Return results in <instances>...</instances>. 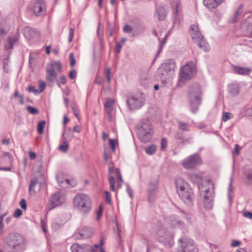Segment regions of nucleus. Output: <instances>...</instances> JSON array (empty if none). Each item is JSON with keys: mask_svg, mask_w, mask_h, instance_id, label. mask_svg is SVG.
<instances>
[{"mask_svg": "<svg viewBox=\"0 0 252 252\" xmlns=\"http://www.w3.org/2000/svg\"><path fill=\"white\" fill-rule=\"evenodd\" d=\"M176 184L177 192L180 198L187 205L191 206L194 195L189 185L182 179H178Z\"/></svg>", "mask_w": 252, "mask_h": 252, "instance_id": "f257e3e1", "label": "nucleus"}, {"mask_svg": "<svg viewBox=\"0 0 252 252\" xmlns=\"http://www.w3.org/2000/svg\"><path fill=\"white\" fill-rule=\"evenodd\" d=\"M73 204L79 212L83 215L88 214L92 206L91 199L84 193L77 194L73 199Z\"/></svg>", "mask_w": 252, "mask_h": 252, "instance_id": "f03ea898", "label": "nucleus"}, {"mask_svg": "<svg viewBox=\"0 0 252 252\" xmlns=\"http://www.w3.org/2000/svg\"><path fill=\"white\" fill-rule=\"evenodd\" d=\"M138 136L143 143L149 142L152 138L154 133L153 127L148 120H143L137 129Z\"/></svg>", "mask_w": 252, "mask_h": 252, "instance_id": "7ed1b4c3", "label": "nucleus"}, {"mask_svg": "<svg viewBox=\"0 0 252 252\" xmlns=\"http://www.w3.org/2000/svg\"><path fill=\"white\" fill-rule=\"evenodd\" d=\"M209 187L199 186L198 189L200 195L203 196L205 207L211 209L213 205V199L214 197V187L213 184L208 182L207 183Z\"/></svg>", "mask_w": 252, "mask_h": 252, "instance_id": "20e7f679", "label": "nucleus"}, {"mask_svg": "<svg viewBox=\"0 0 252 252\" xmlns=\"http://www.w3.org/2000/svg\"><path fill=\"white\" fill-rule=\"evenodd\" d=\"M175 68V63L173 60H169L158 67L157 75L162 81H165L173 74Z\"/></svg>", "mask_w": 252, "mask_h": 252, "instance_id": "39448f33", "label": "nucleus"}, {"mask_svg": "<svg viewBox=\"0 0 252 252\" xmlns=\"http://www.w3.org/2000/svg\"><path fill=\"white\" fill-rule=\"evenodd\" d=\"M190 34L193 42L196 43L201 49L205 52L209 50L208 44L201 34L197 25L193 24L190 26Z\"/></svg>", "mask_w": 252, "mask_h": 252, "instance_id": "423d86ee", "label": "nucleus"}, {"mask_svg": "<svg viewBox=\"0 0 252 252\" xmlns=\"http://www.w3.org/2000/svg\"><path fill=\"white\" fill-rule=\"evenodd\" d=\"M189 93L191 111L195 113L200 103V86L198 84H193L189 89Z\"/></svg>", "mask_w": 252, "mask_h": 252, "instance_id": "0eeeda50", "label": "nucleus"}, {"mask_svg": "<svg viewBox=\"0 0 252 252\" xmlns=\"http://www.w3.org/2000/svg\"><path fill=\"white\" fill-rule=\"evenodd\" d=\"M62 64L59 61L49 63L46 66V79L50 83H54L57 79L58 72H61Z\"/></svg>", "mask_w": 252, "mask_h": 252, "instance_id": "6e6552de", "label": "nucleus"}, {"mask_svg": "<svg viewBox=\"0 0 252 252\" xmlns=\"http://www.w3.org/2000/svg\"><path fill=\"white\" fill-rule=\"evenodd\" d=\"M156 237L160 243H168L173 239L174 233L172 229L168 228L165 225H158L156 229Z\"/></svg>", "mask_w": 252, "mask_h": 252, "instance_id": "1a4fd4ad", "label": "nucleus"}, {"mask_svg": "<svg viewBox=\"0 0 252 252\" xmlns=\"http://www.w3.org/2000/svg\"><path fill=\"white\" fill-rule=\"evenodd\" d=\"M146 101L145 95L142 93L129 95L126 97V104L130 110H135L143 106Z\"/></svg>", "mask_w": 252, "mask_h": 252, "instance_id": "9d476101", "label": "nucleus"}, {"mask_svg": "<svg viewBox=\"0 0 252 252\" xmlns=\"http://www.w3.org/2000/svg\"><path fill=\"white\" fill-rule=\"evenodd\" d=\"M7 244L13 252H22L25 250V241L23 236L19 234L11 235Z\"/></svg>", "mask_w": 252, "mask_h": 252, "instance_id": "9b49d317", "label": "nucleus"}, {"mask_svg": "<svg viewBox=\"0 0 252 252\" xmlns=\"http://www.w3.org/2000/svg\"><path fill=\"white\" fill-rule=\"evenodd\" d=\"M176 252H197L193 242L187 237H183L178 241V247Z\"/></svg>", "mask_w": 252, "mask_h": 252, "instance_id": "f8f14e48", "label": "nucleus"}, {"mask_svg": "<svg viewBox=\"0 0 252 252\" xmlns=\"http://www.w3.org/2000/svg\"><path fill=\"white\" fill-rule=\"evenodd\" d=\"M196 72L194 63L192 62L187 63L183 66L180 70V80L185 82L190 79L195 74Z\"/></svg>", "mask_w": 252, "mask_h": 252, "instance_id": "ddd939ff", "label": "nucleus"}, {"mask_svg": "<svg viewBox=\"0 0 252 252\" xmlns=\"http://www.w3.org/2000/svg\"><path fill=\"white\" fill-rule=\"evenodd\" d=\"M13 158L8 153H4L0 155V170L10 171L13 166Z\"/></svg>", "mask_w": 252, "mask_h": 252, "instance_id": "4468645a", "label": "nucleus"}, {"mask_svg": "<svg viewBox=\"0 0 252 252\" xmlns=\"http://www.w3.org/2000/svg\"><path fill=\"white\" fill-rule=\"evenodd\" d=\"M200 164L201 159L197 154L189 156L182 161V165L187 169L194 168Z\"/></svg>", "mask_w": 252, "mask_h": 252, "instance_id": "2eb2a0df", "label": "nucleus"}, {"mask_svg": "<svg viewBox=\"0 0 252 252\" xmlns=\"http://www.w3.org/2000/svg\"><path fill=\"white\" fill-rule=\"evenodd\" d=\"M94 235L92 228L83 226L79 228L73 234L72 237L76 240L84 239L91 238Z\"/></svg>", "mask_w": 252, "mask_h": 252, "instance_id": "dca6fc26", "label": "nucleus"}, {"mask_svg": "<svg viewBox=\"0 0 252 252\" xmlns=\"http://www.w3.org/2000/svg\"><path fill=\"white\" fill-rule=\"evenodd\" d=\"M65 201L64 195L62 192H57L53 194L50 200L49 211L63 204Z\"/></svg>", "mask_w": 252, "mask_h": 252, "instance_id": "f3484780", "label": "nucleus"}, {"mask_svg": "<svg viewBox=\"0 0 252 252\" xmlns=\"http://www.w3.org/2000/svg\"><path fill=\"white\" fill-rule=\"evenodd\" d=\"M46 9L45 1L43 0H37L32 7V11L36 16L42 15Z\"/></svg>", "mask_w": 252, "mask_h": 252, "instance_id": "a211bd4d", "label": "nucleus"}, {"mask_svg": "<svg viewBox=\"0 0 252 252\" xmlns=\"http://www.w3.org/2000/svg\"><path fill=\"white\" fill-rule=\"evenodd\" d=\"M158 191V182L155 181L154 183H150V187L148 190V200L152 202L154 200Z\"/></svg>", "mask_w": 252, "mask_h": 252, "instance_id": "6ab92c4d", "label": "nucleus"}, {"mask_svg": "<svg viewBox=\"0 0 252 252\" xmlns=\"http://www.w3.org/2000/svg\"><path fill=\"white\" fill-rule=\"evenodd\" d=\"M224 0H203V4L209 9L216 8Z\"/></svg>", "mask_w": 252, "mask_h": 252, "instance_id": "aec40b11", "label": "nucleus"}, {"mask_svg": "<svg viewBox=\"0 0 252 252\" xmlns=\"http://www.w3.org/2000/svg\"><path fill=\"white\" fill-rule=\"evenodd\" d=\"M23 33L25 37L29 39H31L38 35V33L36 30L29 27H26L23 30Z\"/></svg>", "mask_w": 252, "mask_h": 252, "instance_id": "412c9836", "label": "nucleus"}, {"mask_svg": "<svg viewBox=\"0 0 252 252\" xmlns=\"http://www.w3.org/2000/svg\"><path fill=\"white\" fill-rule=\"evenodd\" d=\"M233 70L236 73L243 75H249L252 71L250 68L238 66H233Z\"/></svg>", "mask_w": 252, "mask_h": 252, "instance_id": "4be33fe9", "label": "nucleus"}, {"mask_svg": "<svg viewBox=\"0 0 252 252\" xmlns=\"http://www.w3.org/2000/svg\"><path fill=\"white\" fill-rule=\"evenodd\" d=\"M168 224L172 228L180 227L183 225V222L174 215H172L168 218Z\"/></svg>", "mask_w": 252, "mask_h": 252, "instance_id": "5701e85b", "label": "nucleus"}, {"mask_svg": "<svg viewBox=\"0 0 252 252\" xmlns=\"http://www.w3.org/2000/svg\"><path fill=\"white\" fill-rule=\"evenodd\" d=\"M167 14L166 9L162 6H159L157 8L156 10V16L159 20H165Z\"/></svg>", "mask_w": 252, "mask_h": 252, "instance_id": "b1692460", "label": "nucleus"}, {"mask_svg": "<svg viewBox=\"0 0 252 252\" xmlns=\"http://www.w3.org/2000/svg\"><path fill=\"white\" fill-rule=\"evenodd\" d=\"M114 103V100L110 98L106 99L104 103V108L106 112L110 115L113 109V105Z\"/></svg>", "mask_w": 252, "mask_h": 252, "instance_id": "393cba45", "label": "nucleus"}, {"mask_svg": "<svg viewBox=\"0 0 252 252\" xmlns=\"http://www.w3.org/2000/svg\"><path fill=\"white\" fill-rule=\"evenodd\" d=\"M189 178L193 183H196L198 185V187L199 186H203L202 184H200L202 181V177L201 175L195 173H192L189 175ZM206 185V187L209 186L207 183Z\"/></svg>", "mask_w": 252, "mask_h": 252, "instance_id": "a878e982", "label": "nucleus"}, {"mask_svg": "<svg viewBox=\"0 0 252 252\" xmlns=\"http://www.w3.org/2000/svg\"><path fill=\"white\" fill-rule=\"evenodd\" d=\"M228 89L229 92L233 96H235L239 93L240 89L238 84H231L228 86Z\"/></svg>", "mask_w": 252, "mask_h": 252, "instance_id": "bb28decb", "label": "nucleus"}, {"mask_svg": "<svg viewBox=\"0 0 252 252\" xmlns=\"http://www.w3.org/2000/svg\"><path fill=\"white\" fill-rule=\"evenodd\" d=\"M18 37L16 36L8 37L7 42L5 43V47L7 49L13 48V45L17 41Z\"/></svg>", "mask_w": 252, "mask_h": 252, "instance_id": "cd10ccee", "label": "nucleus"}, {"mask_svg": "<svg viewBox=\"0 0 252 252\" xmlns=\"http://www.w3.org/2000/svg\"><path fill=\"white\" fill-rule=\"evenodd\" d=\"M63 141L62 144L59 146V150L62 152L66 153L68 151L69 144L64 138V134H63Z\"/></svg>", "mask_w": 252, "mask_h": 252, "instance_id": "c85d7f7f", "label": "nucleus"}, {"mask_svg": "<svg viewBox=\"0 0 252 252\" xmlns=\"http://www.w3.org/2000/svg\"><path fill=\"white\" fill-rule=\"evenodd\" d=\"M105 239L106 237L104 236V235H102L101 238L99 239V244H95L92 248V252H96L98 249H100V248L102 247V246L104 244V241L105 240Z\"/></svg>", "mask_w": 252, "mask_h": 252, "instance_id": "c756f323", "label": "nucleus"}, {"mask_svg": "<svg viewBox=\"0 0 252 252\" xmlns=\"http://www.w3.org/2000/svg\"><path fill=\"white\" fill-rule=\"evenodd\" d=\"M72 252H86L85 250L80 245L74 244L71 247Z\"/></svg>", "mask_w": 252, "mask_h": 252, "instance_id": "7c9ffc66", "label": "nucleus"}, {"mask_svg": "<svg viewBox=\"0 0 252 252\" xmlns=\"http://www.w3.org/2000/svg\"><path fill=\"white\" fill-rule=\"evenodd\" d=\"M157 150V146L152 144L145 149V152L147 154L152 155L156 152Z\"/></svg>", "mask_w": 252, "mask_h": 252, "instance_id": "2f4dec72", "label": "nucleus"}, {"mask_svg": "<svg viewBox=\"0 0 252 252\" xmlns=\"http://www.w3.org/2000/svg\"><path fill=\"white\" fill-rule=\"evenodd\" d=\"M178 124L180 129L186 131H189V126L187 123L183 122L182 121H178Z\"/></svg>", "mask_w": 252, "mask_h": 252, "instance_id": "473e14b6", "label": "nucleus"}, {"mask_svg": "<svg viewBox=\"0 0 252 252\" xmlns=\"http://www.w3.org/2000/svg\"><path fill=\"white\" fill-rule=\"evenodd\" d=\"M27 110L29 113L32 115H37L39 114L38 109L31 106H27Z\"/></svg>", "mask_w": 252, "mask_h": 252, "instance_id": "72a5a7b5", "label": "nucleus"}, {"mask_svg": "<svg viewBox=\"0 0 252 252\" xmlns=\"http://www.w3.org/2000/svg\"><path fill=\"white\" fill-rule=\"evenodd\" d=\"M45 125V122L44 121H41L38 123L37 126V130L39 134H41L43 133Z\"/></svg>", "mask_w": 252, "mask_h": 252, "instance_id": "f704fd0d", "label": "nucleus"}, {"mask_svg": "<svg viewBox=\"0 0 252 252\" xmlns=\"http://www.w3.org/2000/svg\"><path fill=\"white\" fill-rule=\"evenodd\" d=\"M168 36V34H166L164 38L162 39V41L160 43L159 46H158V50L157 54V57H158L159 54H160V52L162 50L163 45L165 43L166 41V38Z\"/></svg>", "mask_w": 252, "mask_h": 252, "instance_id": "c9c22d12", "label": "nucleus"}, {"mask_svg": "<svg viewBox=\"0 0 252 252\" xmlns=\"http://www.w3.org/2000/svg\"><path fill=\"white\" fill-rule=\"evenodd\" d=\"M109 183L110 185V189L112 191L115 190V180L113 176H109Z\"/></svg>", "mask_w": 252, "mask_h": 252, "instance_id": "e433bc0d", "label": "nucleus"}, {"mask_svg": "<svg viewBox=\"0 0 252 252\" xmlns=\"http://www.w3.org/2000/svg\"><path fill=\"white\" fill-rule=\"evenodd\" d=\"M103 158L105 161H108L111 158V153L109 149L104 150Z\"/></svg>", "mask_w": 252, "mask_h": 252, "instance_id": "4c0bfd02", "label": "nucleus"}, {"mask_svg": "<svg viewBox=\"0 0 252 252\" xmlns=\"http://www.w3.org/2000/svg\"><path fill=\"white\" fill-rule=\"evenodd\" d=\"M69 58L70 60V66L71 67H73L75 65L76 61L74 57V54L73 53H70L69 54Z\"/></svg>", "mask_w": 252, "mask_h": 252, "instance_id": "58836bf2", "label": "nucleus"}, {"mask_svg": "<svg viewBox=\"0 0 252 252\" xmlns=\"http://www.w3.org/2000/svg\"><path fill=\"white\" fill-rule=\"evenodd\" d=\"M37 183V179H34L31 181L30 187H29V191L31 192L32 191H34V188L36 185V184Z\"/></svg>", "mask_w": 252, "mask_h": 252, "instance_id": "ea45409f", "label": "nucleus"}, {"mask_svg": "<svg viewBox=\"0 0 252 252\" xmlns=\"http://www.w3.org/2000/svg\"><path fill=\"white\" fill-rule=\"evenodd\" d=\"M242 6L240 5L239 6L237 10L235 12V18L233 21V22H235L236 21V18L242 14Z\"/></svg>", "mask_w": 252, "mask_h": 252, "instance_id": "a19ab883", "label": "nucleus"}, {"mask_svg": "<svg viewBox=\"0 0 252 252\" xmlns=\"http://www.w3.org/2000/svg\"><path fill=\"white\" fill-rule=\"evenodd\" d=\"M231 116H232V115L230 113L225 112L223 114L222 120L224 122H226L231 118Z\"/></svg>", "mask_w": 252, "mask_h": 252, "instance_id": "79ce46f5", "label": "nucleus"}, {"mask_svg": "<svg viewBox=\"0 0 252 252\" xmlns=\"http://www.w3.org/2000/svg\"><path fill=\"white\" fill-rule=\"evenodd\" d=\"M4 215L0 216V236L2 234L3 229L4 228V224L3 223V220L4 218Z\"/></svg>", "mask_w": 252, "mask_h": 252, "instance_id": "37998d69", "label": "nucleus"}, {"mask_svg": "<svg viewBox=\"0 0 252 252\" xmlns=\"http://www.w3.org/2000/svg\"><path fill=\"white\" fill-rule=\"evenodd\" d=\"M246 35L252 38V24L248 26L246 30Z\"/></svg>", "mask_w": 252, "mask_h": 252, "instance_id": "c03bdc74", "label": "nucleus"}, {"mask_svg": "<svg viewBox=\"0 0 252 252\" xmlns=\"http://www.w3.org/2000/svg\"><path fill=\"white\" fill-rule=\"evenodd\" d=\"M167 141L165 138H162L161 140V150H164L167 146Z\"/></svg>", "mask_w": 252, "mask_h": 252, "instance_id": "a18cd8bd", "label": "nucleus"}, {"mask_svg": "<svg viewBox=\"0 0 252 252\" xmlns=\"http://www.w3.org/2000/svg\"><path fill=\"white\" fill-rule=\"evenodd\" d=\"M123 31L126 33H129L132 32V28L128 25H126L123 28Z\"/></svg>", "mask_w": 252, "mask_h": 252, "instance_id": "49530a36", "label": "nucleus"}, {"mask_svg": "<svg viewBox=\"0 0 252 252\" xmlns=\"http://www.w3.org/2000/svg\"><path fill=\"white\" fill-rule=\"evenodd\" d=\"M39 84L40 90L38 92L41 93L42 92L45 90L46 87V84L43 81H40Z\"/></svg>", "mask_w": 252, "mask_h": 252, "instance_id": "de8ad7c7", "label": "nucleus"}, {"mask_svg": "<svg viewBox=\"0 0 252 252\" xmlns=\"http://www.w3.org/2000/svg\"><path fill=\"white\" fill-rule=\"evenodd\" d=\"M109 143H110L111 149H112L113 151L114 152L115 151V149H116V141L115 139H110Z\"/></svg>", "mask_w": 252, "mask_h": 252, "instance_id": "09e8293b", "label": "nucleus"}, {"mask_svg": "<svg viewBox=\"0 0 252 252\" xmlns=\"http://www.w3.org/2000/svg\"><path fill=\"white\" fill-rule=\"evenodd\" d=\"M76 76L77 72L74 69L71 70L68 75L69 77L71 79H75L76 77Z\"/></svg>", "mask_w": 252, "mask_h": 252, "instance_id": "8fccbe9b", "label": "nucleus"}, {"mask_svg": "<svg viewBox=\"0 0 252 252\" xmlns=\"http://www.w3.org/2000/svg\"><path fill=\"white\" fill-rule=\"evenodd\" d=\"M110 74H111V69L110 68H108L107 69V70L106 71V76L107 82L108 83H110V82H111Z\"/></svg>", "mask_w": 252, "mask_h": 252, "instance_id": "3c124183", "label": "nucleus"}, {"mask_svg": "<svg viewBox=\"0 0 252 252\" xmlns=\"http://www.w3.org/2000/svg\"><path fill=\"white\" fill-rule=\"evenodd\" d=\"M20 206L24 210H26L27 209V203L26 200L24 199H22L20 201Z\"/></svg>", "mask_w": 252, "mask_h": 252, "instance_id": "603ef678", "label": "nucleus"}, {"mask_svg": "<svg viewBox=\"0 0 252 252\" xmlns=\"http://www.w3.org/2000/svg\"><path fill=\"white\" fill-rule=\"evenodd\" d=\"M73 35H74V30L73 28H70L69 29V37H68L69 42H71L72 41Z\"/></svg>", "mask_w": 252, "mask_h": 252, "instance_id": "864d4df0", "label": "nucleus"}, {"mask_svg": "<svg viewBox=\"0 0 252 252\" xmlns=\"http://www.w3.org/2000/svg\"><path fill=\"white\" fill-rule=\"evenodd\" d=\"M22 212L20 209H17L15 210V212L13 214L14 218H17L22 215Z\"/></svg>", "mask_w": 252, "mask_h": 252, "instance_id": "5fc2aeb1", "label": "nucleus"}, {"mask_svg": "<svg viewBox=\"0 0 252 252\" xmlns=\"http://www.w3.org/2000/svg\"><path fill=\"white\" fill-rule=\"evenodd\" d=\"M28 90L29 92H32L35 94L38 93V91L36 89L34 86H30L28 88Z\"/></svg>", "mask_w": 252, "mask_h": 252, "instance_id": "6e6d98bb", "label": "nucleus"}, {"mask_svg": "<svg viewBox=\"0 0 252 252\" xmlns=\"http://www.w3.org/2000/svg\"><path fill=\"white\" fill-rule=\"evenodd\" d=\"M175 6H176L175 9L174 10L173 12H174V13L175 14L176 17H177L178 13L180 11V8L179 4L177 2H176ZM175 18H176V17H175Z\"/></svg>", "mask_w": 252, "mask_h": 252, "instance_id": "4d7b16f0", "label": "nucleus"}, {"mask_svg": "<svg viewBox=\"0 0 252 252\" xmlns=\"http://www.w3.org/2000/svg\"><path fill=\"white\" fill-rule=\"evenodd\" d=\"M241 244V242L237 240H232L231 243V247H235L240 246Z\"/></svg>", "mask_w": 252, "mask_h": 252, "instance_id": "13d9d810", "label": "nucleus"}, {"mask_svg": "<svg viewBox=\"0 0 252 252\" xmlns=\"http://www.w3.org/2000/svg\"><path fill=\"white\" fill-rule=\"evenodd\" d=\"M126 190H127V192H128V195L130 196V197L132 198L133 196V195L132 193V190L128 185H126Z\"/></svg>", "mask_w": 252, "mask_h": 252, "instance_id": "bf43d9fd", "label": "nucleus"}, {"mask_svg": "<svg viewBox=\"0 0 252 252\" xmlns=\"http://www.w3.org/2000/svg\"><path fill=\"white\" fill-rule=\"evenodd\" d=\"M175 138L177 140H180L181 142L183 138L181 132H177L175 135Z\"/></svg>", "mask_w": 252, "mask_h": 252, "instance_id": "052dcab7", "label": "nucleus"}, {"mask_svg": "<svg viewBox=\"0 0 252 252\" xmlns=\"http://www.w3.org/2000/svg\"><path fill=\"white\" fill-rule=\"evenodd\" d=\"M105 199L106 201L108 202V204H110L111 203V196L109 192L107 191H105Z\"/></svg>", "mask_w": 252, "mask_h": 252, "instance_id": "680f3d73", "label": "nucleus"}, {"mask_svg": "<svg viewBox=\"0 0 252 252\" xmlns=\"http://www.w3.org/2000/svg\"><path fill=\"white\" fill-rule=\"evenodd\" d=\"M60 81H59L62 84L64 85L66 83V78L65 75H63L60 78Z\"/></svg>", "mask_w": 252, "mask_h": 252, "instance_id": "e2e57ef3", "label": "nucleus"}, {"mask_svg": "<svg viewBox=\"0 0 252 252\" xmlns=\"http://www.w3.org/2000/svg\"><path fill=\"white\" fill-rule=\"evenodd\" d=\"M243 216L250 220L252 219V213L250 212H245L243 213Z\"/></svg>", "mask_w": 252, "mask_h": 252, "instance_id": "0e129e2a", "label": "nucleus"}, {"mask_svg": "<svg viewBox=\"0 0 252 252\" xmlns=\"http://www.w3.org/2000/svg\"><path fill=\"white\" fill-rule=\"evenodd\" d=\"M116 173L117 175V178H118V180L121 182H123V178H122V175L121 174V172L119 169H116Z\"/></svg>", "mask_w": 252, "mask_h": 252, "instance_id": "69168bd1", "label": "nucleus"}, {"mask_svg": "<svg viewBox=\"0 0 252 252\" xmlns=\"http://www.w3.org/2000/svg\"><path fill=\"white\" fill-rule=\"evenodd\" d=\"M247 179L250 181H252V169L250 170L246 174Z\"/></svg>", "mask_w": 252, "mask_h": 252, "instance_id": "338daca9", "label": "nucleus"}, {"mask_svg": "<svg viewBox=\"0 0 252 252\" xmlns=\"http://www.w3.org/2000/svg\"><path fill=\"white\" fill-rule=\"evenodd\" d=\"M122 47V44L120 42L116 43V50L118 53H119L121 51V49Z\"/></svg>", "mask_w": 252, "mask_h": 252, "instance_id": "774afa93", "label": "nucleus"}]
</instances>
